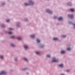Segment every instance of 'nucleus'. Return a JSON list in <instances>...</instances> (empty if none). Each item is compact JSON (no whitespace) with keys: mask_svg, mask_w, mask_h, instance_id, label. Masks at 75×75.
<instances>
[{"mask_svg":"<svg viewBox=\"0 0 75 75\" xmlns=\"http://www.w3.org/2000/svg\"><path fill=\"white\" fill-rule=\"evenodd\" d=\"M29 4H28L27 3H25V6H30V5H33L34 4V3L32 1L30 0L29 1Z\"/></svg>","mask_w":75,"mask_h":75,"instance_id":"obj_1","label":"nucleus"},{"mask_svg":"<svg viewBox=\"0 0 75 75\" xmlns=\"http://www.w3.org/2000/svg\"><path fill=\"white\" fill-rule=\"evenodd\" d=\"M58 20H63V18L62 17H60L58 19Z\"/></svg>","mask_w":75,"mask_h":75,"instance_id":"obj_6","label":"nucleus"},{"mask_svg":"<svg viewBox=\"0 0 75 75\" xmlns=\"http://www.w3.org/2000/svg\"><path fill=\"white\" fill-rule=\"evenodd\" d=\"M37 42H40V41L39 39L37 40Z\"/></svg>","mask_w":75,"mask_h":75,"instance_id":"obj_16","label":"nucleus"},{"mask_svg":"<svg viewBox=\"0 0 75 75\" xmlns=\"http://www.w3.org/2000/svg\"><path fill=\"white\" fill-rule=\"evenodd\" d=\"M43 47H44V45H42L41 46V48H43Z\"/></svg>","mask_w":75,"mask_h":75,"instance_id":"obj_26","label":"nucleus"},{"mask_svg":"<svg viewBox=\"0 0 75 75\" xmlns=\"http://www.w3.org/2000/svg\"><path fill=\"white\" fill-rule=\"evenodd\" d=\"M67 50H68V51H70L71 50V48H68L67 49Z\"/></svg>","mask_w":75,"mask_h":75,"instance_id":"obj_17","label":"nucleus"},{"mask_svg":"<svg viewBox=\"0 0 75 75\" xmlns=\"http://www.w3.org/2000/svg\"><path fill=\"white\" fill-rule=\"evenodd\" d=\"M47 12L48 13H50V14L52 13V11H51L48 9L47 10Z\"/></svg>","mask_w":75,"mask_h":75,"instance_id":"obj_5","label":"nucleus"},{"mask_svg":"<svg viewBox=\"0 0 75 75\" xmlns=\"http://www.w3.org/2000/svg\"><path fill=\"white\" fill-rule=\"evenodd\" d=\"M15 37L13 36H12L11 37V38H14Z\"/></svg>","mask_w":75,"mask_h":75,"instance_id":"obj_18","label":"nucleus"},{"mask_svg":"<svg viewBox=\"0 0 75 75\" xmlns=\"http://www.w3.org/2000/svg\"><path fill=\"white\" fill-rule=\"evenodd\" d=\"M24 60L25 61H27V62H28V60H27V59H26V58H24Z\"/></svg>","mask_w":75,"mask_h":75,"instance_id":"obj_13","label":"nucleus"},{"mask_svg":"<svg viewBox=\"0 0 75 75\" xmlns=\"http://www.w3.org/2000/svg\"><path fill=\"white\" fill-rule=\"evenodd\" d=\"M68 16L71 18H74V16L73 15H70L69 14L68 15Z\"/></svg>","mask_w":75,"mask_h":75,"instance_id":"obj_4","label":"nucleus"},{"mask_svg":"<svg viewBox=\"0 0 75 75\" xmlns=\"http://www.w3.org/2000/svg\"><path fill=\"white\" fill-rule=\"evenodd\" d=\"M57 18V17H56V16H54V18Z\"/></svg>","mask_w":75,"mask_h":75,"instance_id":"obj_29","label":"nucleus"},{"mask_svg":"<svg viewBox=\"0 0 75 75\" xmlns=\"http://www.w3.org/2000/svg\"><path fill=\"white\" fill-rule=\"evenodd\" d=\"M59 67H61V68H62V67H64L63 64H59Z\"/></svg>","mask_w":75,"mask_h":75,"instance_id":"obj_7","label":"nucleus"},{"mask_svg":"<svg viewBox=\"0 0 75 75\" xmlns=\"http://www.w3.org/2000/svg\"><path fill=\"white\" fill-rule=\"evenodd\" d=\"M18 40H21V38H18Z\"/></svg>","mask_w":75,"mask_h":75,"instance_id":"obj_19","label":"nucleus"},{"mask_svg":"<svg viewBox=\"0 0 75 75\" xmlns=\"http://www.w3.org/2000/svg\"><path fill=\"white\" fill-rule=\"evenodd\" d=\"M74 25V26L75 28V24Z\"/></svg>","mask_w":75,"mask_h":75,"instance_id":"obj_31","label":"nucleus"},{"mask_svg":"<svg viewBox=\"0 0 75 75\" xmlns=\"http://www.w3.org/2000/svg\"><path fill=\"white\" fill-rule=\"evenodd\" d=\"M70 10L71 11H75V10H74L73 8L70 9Z\"/></svg>","mask_w":75,"mask_h":75,"instance_id":"obj_10","label":"nucleus"},{"mask_svg":"<svg viewBox=\"0 0 75 75\" xmlns=\"http://www.w3.org/2000/svg\"><path fill=\"white\" fill-rule=\"evenodd\" d=\"M53 40H58V39L57 38H53Z\"/></svg>","mask_w":75,"mask_h":75,"instance_id":"obj_12","label":"nucleus"},{"mask_svg":"<svg viewBox=\"0 0 75 75\" xmlns=\"http://www.w3.org/2000/svg\"><path fill=\"white\" fill-rule=\"evenodd\" d=\"M11 45L12 47H14V46H15V45L13 44H11Z\"/></svg>","mask_w":75,"mask_h":75,"instance_id":"obj_22","label":"nucleus"},{"mask_svg":"<svg viewBox=\"0 0 75 75\" xmlns=\"http://www.w3.org/2000/svg\"><path fill=\"white\" fill-rule=\"evenodd\" d=\"M31 38H34V37H35V36L34 35H32L31 36Z\"/></svg>","mask_w":75,"mask_h":75,"instance_id":"obj_11","label":"nucleus"},{"mask_svg":"<svg viewBox=\"0 0 75 75\" xmlns=\"http://www.w3.org/2000/svg\"><path fill=\"white\" fill-rule=\"evenodd\" d=\"M61 75H64V74H62Z\"/></svg>","mask_w":75,"mask_h":75,"instance_id":"obj_30","label":"nucleus"},{"mask_svg":"<svg viewBox=\"0 0 75 75\" xmlns=\"http://www.w3.org/2000/svg\"><path fill=\"white\" fill-rule=\"evenodd\" d=\"M6 22H9L10 20L9 19H7L6 20Z\"/></svg>","mask_w":75,"mask_h":75,"instance_id":"obj_20","label":"nucleus"},{"mask_svg":"<svg viewBox=\"0 0 75 75\" xmlns=\"http://www.w3.org/2000/svg\"><path fill=\"white\" fill-rule=\"evenodd\" d=\"M58 62V60H57V59H56L55 57L53 58L52 62Z\"/></svg>","mask_w":75,"mask_h":75,"instance_id":"obj_2","label":"nucleus"},{"mask_svg":"<svg viewBox=\"0 0 75 75\" xmlns=\"http://www.w3.org/2000/svg\"><path fill=\"white\" fill-rule=\"evenodd\" d=\"M47 57L48 58H50V57H51V56L49 54H48L47 55Z\"/></svg>","mask_w":75,"mask_h":75,"instance_id":"obj_15","label":"nucleus"},{"mask_svg":"<svg viewBox=\"0 0 75 75\" xmlns=\"http://www.w3.org/2000/svg\"><path fill=\"white\" fill-rule=\"evenodd\" d=\"M8 34H12V33H11V32H8Z\"/></svg>","mask_w":75,"mask_h":75,"instance_id":"obj_23","label":"nucleus"},{"mask_svg":"<svg viewBox=\"0 0 75 75\" xmlns=\"http://www.w3.org/2000/svg\"><path fill=\"white\" fill-rule=\"evenodd\" d=\"M9 30H13V29L11 28H9Z\"/></svg>","mask_w":75,"mask_h":75,"instance_id":"obj_24","label":"nucleus"},{"mask_svg":"<svg viewBox=\"0 0 75 75\" xmlns=\"http://www.w3.org/2000/svg\"><path fill=\"white\" fill-rule=\"evenodd\" d=\"M0 58H1V59H3V56H1Z\"/></svg>","mask_w":75,"mask_h":75,"instance_id":"obj_25","label":"nucleus"},{"mask_svg":"<svg viewBox=\"0 0 75 75\" xmlns=\"http://www.w3.org/2000/svg\"><path fill=\"white\" fill-rule=\"evenodd\" d=\"M66 71L67 72H69V70H67Z\"/></svg>","mask_w":75,"mask_h":75,"instance_id":"obj_27","label":"nucleus"},{"mask_svg":"<svg viewBox=\"0 0 75 75\" xmlns=\"http://www.w3.org/2000/svg\"><path fill=\"white\" fill-rule=\"evenodd\" d=\"M24 48H25V49H28V46L26 45H24Z\"/></svg>","mask_w":75,"mask_h":75,"instance_id":"obj_8","label":"nucleus"},{"mask_svg":"<svg viewBox=\"0 0 75 75\" xmlns=\"http://www.w3.org/2000/svg\"><path fill=\"white\" fill-rule=\"evenodd\" d=\"M66 36H67L64 35H63L62 36V37L63 38H65V37H66Z\"/></svg>","mask_w":75,"mask_h":75,"instance_id":"obj_14","label":"nucleus"},{"mask_svg":"<svg viewBox=\"0 0 75 75\" xmlns=\"http://www.w3.org/2000/svg\"><path fill=\"white\" fill-rule=\"evenodd\" d=\"M15 61H17V59H15Z\"/></svg>","mask_w":75,"mask_h":75,"instance_id":"obj_28","label":"nucleus"},{"mask_svg":"<svg viewBox=\"0 0 75 75\" xmlns=\"http://www.w3.org/2000/svg\"><path fill=\"white\" fill-rule=\"evenodd\" d=\"M25 69H23V70H24Z\"/></svg>","mask_w":75,"mask_h":75,"instance_id":"obj_32","label":"nucleus"},{"mask_svg":"<svg viewBox=\"0 0 75 75\" xmlns=\"http://www.w3.org/2000/svg\"><path fill=\"white\" fill-rule=\"evenodd\" d=\"M35 53L36 54H37V55H38V54H39V52H36Z\"/></svg>","mask_w":75,"mask_h":75,"instance_id":"obj_21","label":"nucleus"},{"mask_svg":"<svg viewBox=\"0 0 75 75\" xmlns=\"http://www.w3.org/2000/svg\"><path fill=\"white\" fill-rule=\"evenodd\" d=\"M61 53L62 54H65V51H61Z\"/></svg>","mask_w":75,"mask_h":75,"instance_id":"obj_9","label":"nucleus"},{"mask_svg":"<svg viewBox=\"0 0 75 75\" xmlns=\"http://www.w3.org/2000/svg\"><path fill=\"white\" fill-rule=\"evenodd\" d=\"M6 74H7V73H6L4 71H1V73H0V75H4V74L5 75Z\"/></svg>","mask_w":75,"mask_h":75,"instance_id":"obj_3","label":"nucleus"}]
</instances>
